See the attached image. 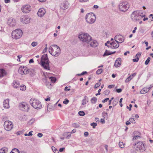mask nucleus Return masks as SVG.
<instances>
[{"label":"nucleus","instance_id":"obj_1","mask_svg":"<svg viewBox=\"0 0 153 153\" xmlns=\"http://www.w3.org/2000/svg\"><path fill=\"white\" fill-rule=\"evenodd\" d=\"M40 62L41 65L45 69L47 70H50V61L47 54H44L42 56L41 58Z\"/></svg>","mask_w":153,"mask_h":153},{"label":"nucleus","instance_id":"obj_2","mask_svg":"<svg viewBox=\"0 0 153 153\" xmlns=\"http://www.w3.org/2000/svg\"><path fill=\"white\" fill-rule=\"evenodd\" d=\"M142 13L139 11L137 10L133 12L131 14V19L134 22H136L140 20L143 18L145 15H142Z\"/></svg>","mask_w":153,"mask_h":153},{"label":"nucleus","instance_id":"obj_3","mask_svg":"<svg viewBox=\"0 0 153 153\" xmlns=\"http://www.w3.org/2000/svg\"><path fill=\"white\" fill-rule=\"evenodd\" d=\"M79 39L83 42L88 43L92 37L87 33H82L78 36Z\"/></svg>","mask_w":153,"mask_h":153},{"label":"nucleus","instance_id":"obj_4","mask_svg":"<svg viewBox=\"0 0 153 153\" xmlns=\"http://www.w3.org/2000/svg\"><path fill=\"white\" fill-rule=\"evenodd\" d=\"M85 20L88 23L92 24L94 23L96 20L95 15L93 13H87L85 16Z\"/></svg>","mask_w":153,"mask_h":153},{"label":"nucleus","instance_id":"obj_5","mask_svg":"<svg viewBox=\"0 0 153 153\" xmlns=\"http://www.w3.org/2000/svg\"><path fill=\"white\" fill-rule=\"evenodd\" d=\"M30 102L31 105L35 109H38L42 108L41 103L38 100L31 98L30 101Z\"/></svg>","mask_w":153,"mask_h":153},{"label":"nucleus","instance_id":"obj_6","mask_svg":"<svg viewBox=\"0 0 153 153\" xmlns=\"http://www.w3.org/2000/svg\"><path fill=\"white\" fill-rule=\"evenodd\" d=\"M22 35V32L20 29H16L12 31V37L16 39L20 38Z\"/></svg>","mask_w":153,"mask_h":153},{"label":"nucleus","instance_id":"obj_7","mask_svg":"<svg viewBox=\"0 0 153 153\" xmlns=\"http://www.w3.org/2000/svg\"><path fill=\"white\" fill-rule=\"evenodd\" d=\"M29 105L26 102H22L19 104V107L21 111L28 112L29 110Z\"/></svg>","mask_w":153,"mask_h":153},{"label":"nucleus","instance_id":"obj_8","mask_svg":"<svg viewBox=\"0 0 153 153\" xmlns=\"http://www.w3.org/2000/svg\"><path fill=\"white\" fill-rule=\"evenodd\" d=\"M129 8V5L126 2H122L119 5V9L121 11L125 12Z\"/></svg>","mask_w":153,"mask_h":153},{"label":"nucleus","instance_id":"obj_9","mask_svg":"<svg viewBox=\"0 0 153 153\" xmlns=\"http://www.w3.org/2000/svg\"><path fill=\"white\" fill-rule=\"evenodd\" d=\"M4 126L5 130L7 131H9L11 130L13 128V125L12 122L7 120L4 123Z\"/></svg>","mask_w":153,"mask_h":153},{"label":"nucleus","instance_id":"obj_10","mask_svg":"<svg viewBox=\"0 0 153 153\" xmlns=\"http://www.w3.org/2000/svg\"><path fill=\"white\" fill-rule=\"evenodd\" d=\"M135 145L137 150H139L141 152H143L146 149V145L143 142H139L135 144Z\"/></svg>","mask_w":153,"mask_h":153},{"label":"nucleus","instance_id":"obj_11","mask_svg":"<svg viewBox=\"0 0 153 153\" xmlns=\"http://www.w3.org/2000/svg\"><path fill=\"white\" fill-rule=\"evenodd\" d=\"M31 10V6L28 5L27 4L24 5L21 8V10L24 13H29Z\"/></svg>","mask_w":153,"mask_h":153},{"label":"nucleus","instance_id":"obj_12","mask_svg":"<svg viewBox=\"0 0 153 153\" xmlns=\"http://www.w3.org/2000/svg\"><path fill=\"white\" fill-rule=\"evenodd\" d=\"M52 46L54 48L55 50H56L55 52L52 54V55L54 56H57L59 55L60 53V49L59 47L55 45H53Z\"/></svg>","mask_w":153,"mask_h":153},{"label":"nucleus","instance_id":"obj_13","mask_svg":"<svg viewBox=\"0 0 153 153\" xmlns=\"http://www.w3.org/2000/svg\"><path fill=\"white\" fill-rule=\"evenodd\" d=\"M20 20L23 23L27 24L30 22V18L28 16H23L21 18Z\"/></svg>","mask_w":153,"mask_h":153},{"label":"nucleus","instance_id":"obj_14","mask_svg":"<svg viewBox=\"0 0 153 153\" xmlns=\"http://www.w3.org/2000/svg\"><path fill=\"white\" fill-rule=\"evenodd\" d=\"M27 69L26 67L21 66L18 70V72L22 75L25 74L27 73Z\"/></svg>","mask_w":153,"mask_h":153},{"label":"nucleus","instance_id":"obj_15","mask_svg":"<svg viewBox=\"0 0 153 153\" xmlns=\"http://www.w3.org/2000/svg\"><path fill=\"white\" fill-rule=\"evenodd\" d=\"M110 44L111 45L110 48L112 49L117 48L119 46V42L117 40H115V41L111 43Z\"/></svg>","mask_w":153,"mask_h":153},{"label":"nucleus","instance_id":"obj_16","mask_svg":"<svg viewBox=\"0 0 153 153\" xmlns=\"http://www.w3.org/2000/svg\"><path fill=\"white\" fill-rule=\"evenodd\" d=\"M7 24L9 26L13 27L16 25V21L13 19L10 18L8 20Z\"/></svg>","mask_w":153,"mask_h":153},{"label":"nucleus","instance_id":"obj_17","mask_svg":"<svg viewBox=\"0 0 153 153\" xmlns=\"http://www.w3.org/2000/svg\"><path fill=\"white\" fill-rule=\"evenodd\" d=\"M46 13L45 10L43 8H41L39 9L37 12V15L39 17L43 16Z\"/></svg>","mask_w":153,"mask_h":153},{"label":"nucleus","instance_id":"obj_18","mask_svg":"<svg viewBox=\"0 0 153 153\" xmlns=\"http://www.w3.org/2000/svg\"><path fill=\"white\" fill-rule=\"evenodd\" d=\"M114 39L115 40L118 39L119 40V41H118L119 43L123 42L124 40V37L121 35L115 36L114 38Z\"/></svg>","mask_w":153,"mask_h":153},{"label":"nucleus","instance_id":"obj_19","mask_svg":"<svg viewBox=\"0 0 153 153\" xmlns=\"http://www.w3.org/2000/svg\"><path fill=\"white\" fill-rule=\"evenodd\" d=\"M7 74V71L3 68H0V78L3 77Z\"/></svg>","mask_w":153,"mask_h":153},{"label":"nucleus","instance_id":"obj_20","mask_svg":"<svg viewBox=\"0 0 153 153\" xmlns=\"http://www.w3.org/2000/svg\"><path fill=\"white\" fill-rule=\"evenodd\" d=\"M89 43H90V46L93 47H95L98 45V43L97 41L93 40L92 38Z\"/></svg>","mask_w":153,"mask_h":153},{"label":"nucleus","instance_id":"obj_21","mask_svg":"<svg viewBox=\"0 0 153 153\" xmlns=\"http://www.w3.org/2000/svg\"><path fill=\"white\" fill-rule=\"evenodd\" d=\"M121 64V59L118 58L116 60L114 64V66L116 67H118L120 66Z\"/></svg>","mask_w":153,"mask_h":153},{"label":"nucleus","instance_id":"obj_22","mask_svg":"<svg viewBox=\"0 0 153 153\" xmlns=\"http://www.w3.org/2000/svg\"><path fill=\"white\" fill-rule=\"evenodd\" d=\"M9 99H7L5 100L3 102V105L4 108H8L10 107L9 103Z\"/></svg>","mask_w":153,"mask_h":153},{"label":"nucleus","instance_id":"obj_23","mask_svg":"<svg viewBox=\"0 0 153 153\" xmlns=\"http://www.w3.org/2000/svg\"><path fill=\"white\" fill-rule=\"evenodd\" d=\"M13 86L16 88L19 87V83L18 81H14L12 83Z\"/></svg>","mask_w":153,"mask_h":153},{"label":"nucleus","instance_id":"obj_24","mask_svg":"<svg viewBox=\"0 0 153 153\" xmlns=\"http://www.w3.org/2000/svg\"><path fill=\"white\" fill-rule=\"evenodd\" d=\"M8 148L5 147H3L0 149V153H6L8 152Z\"/></svg>","mask_w":153,"mask_h":153},{"label":"nucleus","instance_id":"obj_25","mask_svg":"<svg viewBox=\"0 0 153 153\" xmlns=\"http://www.w3.org/2000/svg\"><path fill=\"white\" fill-rule=\"evenodd\" d=\"M149 91V90L147 88H144L142 89L140 91V93L141 94H144L147 93Z\"/></svg>","mask_w":153,"mask_h":153},{"label":"nucleus","instance_id":"obj_26","mask_svg":"<svg viewBox=\"0 0 153 153\" xmlns=\"http://www.w3.org/2000/svg\"><path fill=\"white\" fill-rule=\"evenodd\" d=\"M10 153H20V152L18 149L14 148L12 149Z\"/></svg>","mask_w":153,"mask_h":153},{"label":"nucleus","instance_id":"obj_27","mask_svg":"<svg viewBox=\"0 0 153 153\" xmlns=\"http://www.w3.org/2000/svg\"><path fill=\"white\" fill-rule=\"evenodd\" d=\"M97 98L96 97H93L91 100V102L93 104L95 103L97 101Z\"/></svg>","mask_w":153,"mask_h":153},{"label":"nucleus","instance_id":"obj_28","mask_svg":"<svg viewBox=\"0 0 153 153\" xmlns=\"http://www.w3.org/2000/svg\"><path fill=\"white\" fill-rule=\"evenodd\" d=\"M20 88L22 91H25L26 89V87L25 85H21L20 86Z\"/></svg>","mask_w":153,"mask_h":153},{"label":"nucleus","instance_id":"obj_29","mask_svg":"<svg viewBox=\"0 0 153 153\" xmlns=\"http://www.w3.org/2000/svg\"><path fill=\"white\" fill-rule=\"evenodd\" d=\"M54 49L52 47H50L49 48V52L52 55V54L54 53Z\"/></svg>","mask_w":153,"mask_h":153},{"label":"nucleus","instance_id":"obj_30","mask_svg":"<svg viewBox=\"0 0 153 153\" xmlns=\"http://www.w3.org/2000/svg\"><path fill=\"white\" fill-rule=\"evenodd\" d=\"M87 97L86 96H85L84 99H83L82 101V104L83 105H84L86 104L87 103V102H88V101H87L86 100V98Z\"/></svg>","mask_w":153,"mask_h":153},{"label":"nucleus","instance_id":"obj_31","mask_svg":"<svg viewBox=\"0 0 153 153\" xmlns=\"http://www.w3.org/2000/svg\"><path fill=\"white\" fill-rule=\"evenodd\" d=\"M115 52L116 51L111 52L110 53H107V52H106L105 53H104V54L103 55V56H108L113 54H114L115 53Z\"/></svg>","mask_w":153,"mask_h":153},{"label":"nucleus","instance_id":"obj_32","mask_svg":"<svg viewBox=\"0 0 153 153\" xmlns=\"http://www.w3.org/2000/svg\"><path fill=\"white\" fill-rule=\"evenodd\" d=\"M49 79L53 83L55 82L56 80L55 78L53 77H50L49 78Z\"/></svg>","mask_w":153,"mask_h":153},{"label":"nucleus","instance_id":"obj_33","mask_svg":"<svg viewBox=\"0 0 153 153\" xmlns=\"http://www.w3.org/2000/svg\"><path fill=\"white\" fill-rule=\"evenodd\" d=\"M61 8L63 10H65L66 9L67 5L63 3L60 6Z\"/></svg>","mask_w":153,"mask_h":153},{"label":"nucleus","instance_id":"obj_34","mask_svg":"<svg viewBox=\"0 0 153 153\" xmlns=\"http://www.w3.org/2000/svg\"><path fill=\"white\" fill-rule=\"evenodd\" d=\"M119 147L121 148H123L124 145L123 143L122 142H120L119 144Z\"/></svg>","mask_w":153,"mask_h":153},{"label":"nucleus","instance_id":"obj_35","mask_svg":"<svg viewBox=\"0 0 153 153\" xmlns=\"http://www.w3.org/2000/svg\"><path fill=\"white\" fill-rule=\"evenodd\" d=\"M132 77H131V75H130L129 76L126 80L125 82H129L131 79Z\"/></svg>","mask_w":153,"mask_h":153},{"label":"nucleus","instance_id":"obj_36","mask_svg":"<svg viewBox=\"0 0 153 153\" xmlns=\"http://www.w3.org/2000/svg\"><path fill=\"white\" fill-rule=\"evenodd\" d=\"M102 115L103 116L104 119L107 116V113L106 112L104 111L102 113Z\"/></svg>","mask_w":153,"mask_h":153},{"label":"nucleus","instance_id":"obj_37","mask_svg":"<svg viewBox=\"0 0 153 153\" xmlns=\"http://www.w3.org/2000/svg\"><path fill=\"white\" fill-rule=\"evenodd\" d=\"M151 59V58L150 57H149L146 60V61L145 64L146 65H147Z\"/></svg>","mask_w":153,"mask_h":153},{"label":"nucleus","instance_id":"obj_38","mask_svg":"<svg viewBox=\"0 0 153 153\" xmlns=\"http://www.w3.org/2000/svg\"><path fill=\"white\" fill-rule=\"evenodd\" d=\"M79 114L80 116H83L85 115L84 112L83 111H80L78 113Z\"/></svg>","mask_w":153,"mask_h":153},{"label":"nucleus","instance_id":"obj_39","mask_svg":"<svg viewBox=\"0 0 153 153\" xmlns=\"http://www.w3.org/2000/svg\"><path fill=\"white\" fill-rule=\"evenodd\" d=\"M102 69H99L96 71V74H100L102 72Z\"/></svg>","mask_w":153,"mask_h":153},{"label":"nucleus","instance_id":"obj_40","mask_svg":"<svg viewBox=\"0 0 153 153\" xmlns=\"http://www.w3.org/2000/svg\"><path fill=\"white\" fill-rule=\"evenodd\" d=\"M110 92L109 90H106L104 92V94L106 95H108Z\"/></svg>","mask_w":153,"mask_h":153},{"label":"nucleus","instance_id":"obj_41","mask_svg":"<svg viewBox=\"0 0 153 153\" xmlns=\"http://www.w3.org/2000/svg\"><path fill=\"white\" fill-rule=\"evenodd\" d=\"M67 134L66 133H64L63 134V135L64 136V137H60V138L62 140H63L65 138H67V135H66Z\"/></svg>","mask_w":153,"mask_h":153},{"label":"nucleus","instance_id":"obj_42","mask_svg":"<svg viewBox=\"0 0 153 153\" xmlns=\"http://www.w3.org/2000/svg\"><path fill=\"white\" fill-rule=\"evenodd\" d=\"M52 149L54 153H55V152H56L58 151V150L54 146H52Z\"/></svg>","mask_w":153,"mask_h":153},{"label":"nucleus","instance_id":"obj_43","mask_svg":"<svg viewBox=\"0 0 153 153\" xmlns=\"http://www.w3.org/2000/svg\"><path fill=\"white\" fill-rule=\"evenodd\" d=\"M91 125L93 126V128H94L97 126V123H93L91 124Z\"/></svg>","mask_w":153,"mask_h":153},{"label":"nucleus","instance_id":"obj_44","mask_svg":"<svg viewBox=\"0 0 153 153\" xmlns=\"http://www.w3.org/2000/svg\"><path fill=\"white\" fill-rule=\"evenodd\" d=\"M37 45V43L36 42H33L31 43V45L33 47H35Z\"/></svg>","mask_w":153,"mask_h":153},{"label":"nucleus","instance_id":"obj_45","mask_svg":"<svg viewBox=\"0 0 153 153\" xmlns=\"http://www.w3.org/2000/svg\"><path fill=\"white\" fill-rule=\"evenodd\" d=\"M100 84H101V83L100 82L97 83L95 85V86H94L95 88H98V87H99L100 85Z\"/></svg>","mask_w":153,"mask_h":153},{"label":"nucleus","instance_id":"obj_46","mask_svg":"<svg viewBox=\"0 0 153 153\" xmlns=\"http://www.w3.org/2000/svg\"><path fill=\"white\" fill-rule=\"evenodd\" d=\"M129 121L130 122L133 123H135V121L133 118H130Z\"/></svg>","mask_w":153,"mask_h":153},{"label":"nucleus","instance_id":"obj_47","mask_svg":"<svg viewBox=\"0 0 153 153\" xmlns=\"http://www.w3.org/2000/svg\"><path fill=\"white\" fill-rule=\"evenodd\" d=\"M140 136H138V135H136L133 137V140H136L137 139H138V138H140Z\"/></svg>","mask_w":153,"mask_h":153},{"label":"nucleus","instance_id":"obj_48","mask_svg":"<svg viewBox=\"0 0 153 153\" xmlns=\"http://www.w3.org/2000/svg\"><path fill=\"white\" fill-rule=\"evenodd\" d=\"M116 91L118 93H120L122 91V89L121 88L117 89L116 90Z\"/></svg>","mask_w":153,"mask_h":153},{"label":"nucleus","instance_id":"obj_49","mask_svg":"<svg viewBox=\"0 0 153 153\" xmlns=\"http://www.w3.org/2000/svg\"><path fill=\"white\" fill-rule=\"evenodd\" d=\"M37 136L39 137H41L43 136V134L41 133H39L38 134Z\"/></svg>","mask_w":153,"mask_h":153},{"label":"nucleus","instance_id":"obj_50","mask_svg":"<svg viewBox=\"0 0 153 153\" xmlns=\"http://www.w3.org/2000/svg\"><path fill=\"white\" fill-rule=\"evenodd\" d=\"M139 60V58H137L133 59L132 60L134 62H137Z\"/></svg>","mask_w":153,"mask_h":153},{"label":"nucleus","instance_id":"obj_51","mask_svg":"<svg viewBox=\"0 0 153 153\" xmlns=\"http://www.w3.org/2000/svg\"><path fill=\"white\" fill-rule=\"evenodd\" d=\"M141 53H138L136 55L135 57L136 58H139V56H140L141 55Z\"/></svg>","mask_w":153,"mask_h":153},{"label":"nucleus","instance_id":"obj_52","mask_svg":"<svg viewBox=\"0 0 153 153\" xmlns=\"http://www.w3.org/2000/svg\"><path fill=\"white\" fill-rule=\"evenodd\" d=\"M109 100V98H106L104 100L102 101V102L103 103L107 101L108 100Z\"/></svg>","mask_w":153,"mask_h":153},{"label":"nucleus","instance_id":"obj_53","mask_svg":"<svg viewBox=\"0 0 153 153\" xmlns=\"http://www.w3.org/2000/svg\"><path fill=\"white\" fill-rule=\"evenodd\" d=\"M64 149H65L64 148H61L59 149V151L61 152H63V151H64Z\"/></svg>","mask_w":153,"mask_h":153},{"label":"nucleus","instance_id":"obj_54","mask_svg":"<svg viewBox=\"0 0 153 153\" xmlns=\"http://www.w3.org/2000/svg\"><path fill=\"white\" fill-rule=\"evenodd\" d=\"M88 1L89 0H79V1L80 2H86Z\"/></svg>","mask_w":153,"mask_h":153},{"label":"nucleus","instance_id":"obj_55","mask_svg":"<svg viewBox=\"0 0 153 153\" xmlns=\"http://www.w3.org/2000/svg\"><path fill=\"white\" fill-rule=\"evenodd\" d=\"M100 122L102 124L105 123V120L103 119H101L100 120Z\"/></svg>","mask_w":153,"mask_h":153},{"label":"nucleus","instance_id":"obj_56","mask_svg":"<svg viewBox=\"0 0 153 153\" xmlns=\"http://www.w3.org/2000/svg\"><path fill=\"white\" fill-rule=\"evenodd\" d=\"M84 135L85 137H87L88 135V132H85L84 133Z\"/></svg>","mask_w":153,"mask_h":153},{"label":"nucleus","instance_id":"obj_57","mask_svg":"<svg viewBox=\"0 0 153 153\" xmlns=\"http://www.w3.org/2000/svg\"><path fill=\"white\" fill-rule=\"evenodd\" d=\"M71 133H70L68 132V139L69 138L71 137Z\"/></svg>","mask_w":153,"mask_h":153},{"label":"nucleus","instance_id":"obj_58","mask_svg":"<svg viewBox=\"0 0 153 153\" xmlns=\"http://www.w3.org/2000/svg\"><path fill=\"white\" fill-rule=\"evenodd\" d=\"M33 131H30L28 134V136H32L33 135L32 134V132Z\"/></svg>","mask_w":153,"mask_h":153},{"label":"nucleus","instance_id":"obj_59","mask_svg":"<svg viewBox=\"0 0 153 153\" xmlns=\"http://www.w3.org/2000/svg\"><path fill=\"white\" fill-rule=\"evenodd\" d=\"M64 104H67V99L66 98L65 99V100L63 102Z\"/></svg>","mask_w":153,"mask_h":153},{"label":"nucleus","instance_id":"obj_60","mask_svg":"<svg viewBox=\"0 0 153 153\" xmlns=\"http://www.w3.org/2000/svg\"><path fill=\"white\" fill-rule=\"evenodd\" d=\"M73 126L74 127H76V128L79 127V126L78 125H76V123H74L73 124Z\"/></svg>","mask_w":153,"mask_h":153},{"label":"nucleus","instance_id":"obj_61","mask_svg":"<svg viewBox=\"0 0 153 153\" xmlns=\"http://www.w3.org/2000/svg\"><path fill=\"white\" fill-rule=\"evenodd\" d=\"M76 131V129H74L72 130V131L71 132V133H75Z\"/></svg>","mask_w":153,"mask_h":153},{"label":"nucleus","instance_id":"obj_62","mask_svg":"<svg viewBox=\"0 0 153 153\" xmlns=\"http://www.w3.org/2000/svg\"><path fill=\"white\" fill-rule=\"evenodd\" d=\"M4 2L6 3H9L10 2V0H4Z\"/></svg>","mask_w":153,"mask_h":153},{"label":"nucleus","instance_id":"obj_63","mask_svg":"<svg viewBox=\"0 0 153 153\" xmlns=\"http://www.w3.org/2000/svg\"><path fill=\"white\" fill-rule=\"evenodd\" d=\"M131 124V123H130V121H127L126 122V124L127 125H128L129 124Z\"/></svg>","mask_w":153,"mask_h":153},{"label":"nucleus","instance_id":"obj_64","mask_svg":"<svg viewBox=\"0 0 153 153\" xmlns=\"http://www.w3.org/2000/svg\"><path fill=\"white\" fill-rule=\"evenodd\" d=\"M34 62L33 60V59H31L29 61V63H31Z\"/></svg>","mask_w":153,"mask_h":153}]
</instances>
